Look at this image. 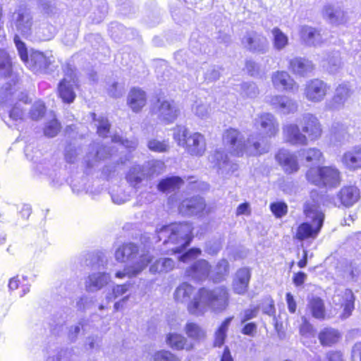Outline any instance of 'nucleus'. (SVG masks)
Segmentation results:
<instances>
[{
	"label": "nucleus",
	"mask_w": 361,
	"mask_h": 361,
	"mask_svg": "<svg viewBox=\"0 0 361 361\" xmlns=\"http://www.w3.org/2000/svg\"><path fill=\"white\" fill-rule=\"evenodd\" d=\"M360 273V269L355 263H350L344 271V278L348 281H356Z\"/></svg>",
	"instance_id": "obj_53"
},
{
	"label": "nucleus",
	"mask_w": 361,
	"mask_h": 361,
	"mask_svg": "<svg viewBox=\"0 0 361 361\" xmlns=\"http://www.w3.org/2000/svg\"><path fill=\"white\" fill-rule=\"evenodd\" d=\"M285 140L293 145H307V137L303 134L299 126L295 123H288L283 127Z\"/></svg>",
	"instance_id": "obj_24"
},
{
	"label": "nucleus",
	"mask_w": 361,
	"mask_h": 361,
	"mask_svg": "<svg viewBox=\"0 0 361 361\" xmlns=\"http://www.w3.org/2000/svg\"><path fill=\"white\" fill-rule=\"evenodd\" d=\"M209 159L214 164V166L218 169L219 174L223 176H228L238 169V165L231 162L222 150H215Z\"/></svg>",
	"instance_id": "obj_17"
},
{
	"label": "nucleus",
	"mask_w": 361,
	"mask_h": 361,
	"mask_svg": "<svg viewBox=\"0 0 361 361\" xmlns=\"http://www.w3.org/2000/svg\"><path fill=\"white\" fill-rule=\"evenodd\" d=\"M185 331L189 338L195 341L203 339L206 336L205 331L198 324L192 322L188 323L185 325Z\"/></svg>",
	"instance_id": "obj_46"
},
{
	"label": "nucleus",
	"mask_w": 361,
	"mask_h": 361,
	"mask_svg": "<svg viewBox=\"0 0 361 361\" xmlns=\"http://www.w3.org/2000/svg\"><path fill=\"white\" fill-rule=\"evenodd\" d=\"M315 66L312 61L305 57H294L289 61V69L295 75L307 77L311 75Z\"/></svg>",
	"instance_id": "obj_23"
},
{
	"label": "nucleus",
	"mask_w": 361,
	"mask_h": 361,
	"mask_svg": "<svg viewBox=\"0 0 361 361\" xmlns=\"http://www.w3.org/2000/svg\"><path fill=\"white\" fill-rule=\"evenodd\" d=\"M192 112L200 119H207L211 113L210 104L206 98H199L195 101L191 107Z\"/></svg>",
	"instance_id": "obj_39"
},
{
	"label": "nucleus",
	"mask_w": 361,
	"mask_h": 361,
	"mask_svg": "<svg viewBox=\"0 0 361 361\" xmlns=\"http://www.w3.org/2000/svg\"><path fill=\"white\" fill-rule=\"evenodd\" d=\"M255 126L260 128L267 137H275L279 133V124L276 118L271 113H262L255 119Z\"/></svg>",
	"instance_id": "obj_19"
},
{
	"label": "nucleus",
	"mask_w": 361,
	"mask_h": 361,
	"mask_svg": "<svg viewBox=\"0 0 361 361\" xmlns=\"http://www.w3.org/2000/svg\"><path fill=\"white\" fill-rule=\"evenodd\" d=\"M360 199V190L354 185L344 186L334 199V204L336 207L343 206L350 207Z\"/></svg>",
	"instance_id": "obj_21"
},
{
	"label": "nucleus",
	"mask_w": 361,
	"mask_h": 361,
	"mask_svg": "<svg viewBox=\"0 0 361 361\" xmlns=\"http://www.w3.org/2000/svg\"><path fill=\"white\" fill-rule=\"evenodd\" d=\"M322 13L324 18L332 24H343L348 21L345 12L338 6L335 7L330 4L325 5L323 8Z\"/></svg>",
	"instance_id": "obj_34"
},
{
	"label": "nucleus",
	"mask_w": 361,
	"mask_h": 361,
	"mask_svg": "<svg viewBox=\"0 0 361 361\" xmlns=\"http://www.w3.org/2000/svg\"><path fill=\"white\" fill-rule=\"evenodd\" d=\"M240 95L246 98H255L259 93V90L257 85L254 82H243L240 85Z\"/></svg>",
	"instance_id": "obj_48"
},
{
	"label": "nucleus",
	"mask_w": 361,
	"mask_h": 361,
	"mask_svg": "<svg viewBox=\"0 0 361 361\" xmlns=\"http://www.w3.org/2000/svg\"><path fill=\"white\" fill-rule=\"evenodd\" d=\"M153 113L162 121L173 122L180 114V109L173 100L158 99L152 109Z\"/></svg>",
	"instance_id": "obj_11"
},
{
	"label": "nucleus",
	"mask_w": 361,
	"mask_h": 361,
	"mask_svg": "<svg viewBox=\"0 0 361 361\" xmlns=\"http://www.w3.org/2000/svg\"><path fill=\"white\" fill-rule=\"evenodd\" d=\"M114 147L100 146L99 144H93L90 147V152L87 153L85 161L89 167H92L99 160L105 159L109 157L114 156Z\"/></svg>",
	"instance_id": "obj_29"
},
{
	"label": "nucleus",
	"mask_w": 361,
	"mask_h": 361,
	"mask_svg": "<svg viewBox=\"0 0 361 361\" xmlns=\"http://www.w3.org/2000/svg\"><path fill=\"white\" fill-rule=\"evenodd\" d=\"M353 91L348 83L340 84L335 90L333 98L326 103L329 110H339L345 106L353 94Z\"/></svg>",
	"instance_id": "obj_18"
},
{
	"label": "nucleus",
	"mask_w": 361,
	"mask_h": 361,
	"mask_svg": "<svg viewBox=\"0 0 361 361\" xmlns=\"http://www.w3.org/2000/svg\"><path fill=\"white\" fill-rule=\"evenodd\" d=\"M154 361H179V359L170 351L160 350L154 353Z\"/></svg>",
	"instance_id": "obj_60"
},
{
	"label": "nucleus",
	"mask_w": 361,
	"mask_h": 361,
	"mask_svg": "<svg viewBox=\"0 0 361 361\" xmlns=\"http://www.w3.org/2000/svg\"><path fill=\"white\" fill-rule=\"evenodd\" d=\"M152 257L148 253H140L137 245L133 243H126L119 245L115 250V259L119 262H135L137 264L141 256Z\"/></svg>",
	"instance_id": "obj_10"
},
{
	"label": "nucleus",
	"mask_w": 361,
	"mask_h": 361,
	"mask_svg": "<svg viewBox=\"0 0 361 361\" xmlns=\"http://www.w3.org/2000/svg\"><path fill=\"white\" fill-rule=\"evenodd\" d=\"M166 342L169 346L176 350H185L188 351L193 348L192 344L185 336L176 333H169L166 336Z\"/></svg>",
	"instance_id": "obj_35"
},
{
	"label": "nucleus",
	"mask_w": 361,
	"mask_h": 361,
	"mask_svg": "<svg viewBox=\"0 0 361 361\" xmlns=\"http://www.w3.org/2000/svg\"><path fill=\"white\" fill-rule=\"evenodd\" d=\"M276 159L288 173L296 172L299 169L297 157L287 149H280L276 155Z\"/></svg>",
	"instance_id": "obj_31"
},
{
	"label": "nucleus",
	"mask_w": 361,
	"mask_h": 361,
	"mask_svg": "<svg viewBox=\"0 0 361 361\" xmlns=\"http://www.w3.org/2000/svg\"><path fill=\"white\" fill-rule=\"evenodd\" d=\"M202 251L200 248H191L178 257V259L184 263L190 262L200 255Z\"/></svg>",
	"instance_id": "obj_59"
},
{
	"label": "nucleus",
	"mask_w": 361,
	"mask_h": 361,
	"mask_svg": "<svg viewBox=\"0 0 361 361\" xmlns=\"http://www.w3.org/2000/svg\"><path fill=\"white\" fill-rule=\"evenodd\" d=\"M223 140L231 152L237 156H242L244 153L255 156L266 153L269 149V144L265 137L259 134L250 135L245 140L242 134L235 128L226 130Z\"/></svg>",
	"instance_id": "obj_2"
},
{
	"label": "nucleus",
	"mask_w": 361,
	"mask_h": 361,
	"mask_svg": "<svg viewBox=\"0 0 361 361\" xmlns=\"http://www.w3.org/2000/svg\"><path fill=\"white\" fill-rule=\"evenodd\" d=\"M174 299L180 303H187L189 312L194 315H202L208 310L215 312L225 310L228 305L229 294L226 288L216 287L212 290L206 288H195L188 283H180L175 290Z\"/></svg>",
	"instance_id": "obj_1"
},
{
	"label": "nucleus",
	"mask_w": 361,
	"mask_h": 361,
	"mask_svg": "<svg viewBox=\"0 0 361 361\" xmlns=\"http://www.w3.org/2000/svg\"><path fill=\"white\" fill-rule=\"evenodd\" d=\"M112 142L114 143H118L121 147H123L126 149H128L130 151L133 150L136 148L137 145V141L135 139L128 140L123 139L120 135H114L112 137Z\"/></svg>",
	"instance_id": "obj_57"
},
{
	"label": "nucleus",
	"mask_w": 361,
	"mask_h": 361,
	"mask_svg": "<svg viewBox=\"0 0 361 361\" xmlns=\"http://www.w3.org/2000/svg\"><path fill=\"white\" fill-rule=\"evenodd\" d=\"M173 137L191 156L202 157L205 152L206 140L200 133H189L185 126H177Z\"/></svg>",
	"instance_id": "obj_7"
},
{
	"label": "nucleus",
	"mask_w": 361,
	"mask_h": 361,
	"mask_svg": "<svg viewBox=\"0 0 361 361\" xmlns=\"http://www.w3.org/2000/svg\"><path fill=\"white\" fill-rule=\"evenodd\" d=\"M182 183V179L178 176L167 177L159 181L157 188L162 192H170L179 188Z\"/></svg>",
	"instance_id": "obj_42"
},
{
	"label": "nucleus",
	"mask_w": 361,
	"mask_h": 361,
	"mask_svg": "<svg viewBox=\"0 0 361 361\" xmlns=\"http://www.w3.org/2000/svg\"><path fill=\"white\" fill-rule=\"evenodd\" d=\"M274 37V47L280 51L283 49L288 44V38L279 28L274 27L271 31Z\"/></svg>",
	"instance_id": "obj_47"
},
{
	"label": "nucleus",
	"mask_w": 361,
	"mask_h": 361,
	"mask_svg": "<svg viewBox=\"0 0 361 361\" xmlns=\"http://www.w3.org/2000/svg\"><path fill=\"white\" fill-rule=\"evenodd\" d=\"M329 90V86L323 80L312 79L305 84L304 95L308 101L317 103L325 98Z\"/></svg>",
	"instance_id": "obj_13"
},
{
	"label": "nucleus",
	"mask_w": 361,
	"mask_h": 361,
	"mask_svg": "<svg viewBox=\"0 0 361 361\" xmlns=\"http://www.w3.org/2000/svg\"><path fill=\"white\" fill-rule=\"evenodd\" d=\"M251 278V271L249 268L243 267L239 269L233 279L232 288L238 295H245L249 286Z\"/></svg>",
	"instance_id": "obj_26"
},
{
	"label": "nucleus",
	"mask_w": 361,
	"mask_h": 361,
	"mask_svg": "<svg viewBox=\"0 0 361 361\" xmlns=\"http://www.w3.org/2000/svg\"><path fill=\"white\" fill-rule=\"evenodd\" d=\"M61 129V124L59 121L53 118L47 122L44 128V133L49 137H55Z\"/></svg>",
	"instance_id": "obj_52"
},
{
	"label": "nucleus",
	"mask_w": 361,
	"mask_h": 361,
	"mask_svg": "<svg viewBox=\"0 0 361 361\" xmlns=\"http://www.w3.org/2000/svg\"><path fill=\"white\" fill-rule=\"evenodd\" d=\"M206 207L205 202L201 197L196 196L184 200L179 206V212L185 216L197 215Z\"/></svg>",
	"instance_id": "obj_27"
},
{
	"label": "nucleus",
	"mask_w": 361,
	"mask_h": 361,
	"mask_svg": "<svg viewBox=\"0 0 361 361\" xmlns=\"http://www.w3.org/2000/svg\"><path fill=\"white\" fill-rule=\"evenodd\" d=\"M25 154L28 159L34 162L35 173L47 178L53 186L59 187L66 182L65 176L59 170L56 158H42V152L35 149L32 145H26Z\"/></svg>",
	"instance_id": "obj_5"
},
{
	"label": "nucleus",
	"mask_w": 361,
	"mask_h": 361,
	"mask_svg": "<svg viewBox=\"0 0 361 361\" xmlns=\"http://www.w3.org/2000/svg\"><path fill=\"white\" fill-rule=\"evenodd\" d=\"M241 44L249 51L263 54L267 51L269 43L263 35L255 31H249L241 38Z\"/></svg>",
	"instance_id": "obj_12"
},
{
	"label": "nucleus",
	"mask_w": 361,
	"mask_h": 361,
	"mask_svg": "<svg viewBox=\"0 0 361 361\" xmlns=\"http://www.w3.org/2000/svg\"><path fill=\"white\" fill-rule=\"evenodd\" d=\"M307 308L314 318L319 320H323L326 318L324 302L320 298L317 296L309 298Z\"/></svg>",
	"instance_id": "obj_38"
},
{
	"label": "nucleus",
	"mask_w": 361,
	"mask_h": 361,
	"mask_svg": "<svg viewBox=\"0 0 361 361\" xmlns=\"http://www.w3.org/2000/svg\"><path fill=\"white\" fill-rule=\"evenodd\" d=\"M128 183L135 188L141 186L142 181L148 180L142 165L131 167L126 175Z\"/></svg>",
	"instance_id": "obj_37"
},
{
	"label": "nucleus",
	"mask_w": 361,
	"mask_h": 361,
	"mask_svg": "<svg viewBox=\"0 0 361 361\" xmlns=\"http://www.w3.org/2000/svg\"><path fill=\"white\" fill-rule=\"evenodd\" d=\"M13 87L11 84H6V85L2 88L1 92V102L7 103L11 100L12 97L17 95V92L13 91Z\"/></svg>",
	"instance_id": "obj_63"
},
{
	"label": "nucleus",
	"mask_w": 361,
	"mask_h": 361,
	"mask_svg": "<svg viewBox=\"0 0 361 361\" xmlns=\"http://www.w3.org/2000/svg\"><path fill=\"white\" fill-rule=\"evenodd\" d=\"M16 47L21 60L25 66L36 73H49L55 68V59L51 53H43L37 50H31L28 56L27 48L18 36L14 38Z\"/></svg>",
	"instance_id": "obj_6"
},
{
	"label": "nucleus",
	"mask_w": 361,
	"mask_h": 361,
	"mask_svg": "<svg viewBox=\"0 0 361 361\" xmlns=\"http://www.w3.org/2000/svg\"><path fill=\"white\" fill-rule=\"evenodd\" d=\"M192 230L191 224L188 222L164 226L157 230L158 240L169 245V249L173 253H179L190 245Z\"/></svg>",
	"instance_id": "obj_4"
},
{
	"label": "nucleus",
	"mask_w": 361,
	"mask_h": 361,
	"mask_svg": "<svg viewBox=\"0 0 361 361\" xmlns=\"http://www.w3.org/2000/svg\"><path fill=\"white\" fill-rule=\"evenodd\" d=\"M332 301L336 307L343 308L341 318L345 319L348 318L355 308V297L351 290L345 289L335 293Z\"/></svg>",
	"instance_id": "obj_14"
},
{
	"label": "nucleus",
	"mask_w": 361,
	"mask_h": 361,
	"mask_svg": "<svg viewBox=\"0 0 361 361\" xmlns=\"http://www.w3.org/2000/svg\"><path fill=\"white\" fill-rule=\"evenodd\" d=\"M210 270L207 261L199 259L186 269L185 275L195 281H204L209 276Z\"/></svg>",
	"instance_id": "obj_28"
},
{
	"label": "nucleus",
	"mask_w": 361,
	"mask_h": 361,
	"mask_svg": "<svg viewBox=\"0 0 361 361\" xmlns=\"http://www.w3.org/2000/svg\"><path fill=\"white\" fill-rule=\"evenodd\" d=\"M233 319V317L226 318L219 326L214 334V346L221 347L224 343L227 336L228 327Z\"/></svg>",
	"instance_id": "obj_43"
},
{
	"label": "nucleus",
	"mask_w": 361,
	"mask_h": 361,
	"mask_svg": "<svg viewBox=\"0 0 361 361\" xmlns=\"http://www.w3.org/2000/svg\"><path fill=\"white\" fill-rule=\"evenodd\" d=\"M228 262L226 259L220 260L216 267V275L212 276V280L216 282H220L223 280L224 276L228 273Z\"/></svg>",
	"instance_id": "obj_50"
},
{
	"label": "nucleus",
	"mask_w": 361,
	"mask_h": 361,
	"mask_svg": "<svg viewBox=\"0 0 361 361\" xmlns=\"http://www.w3.org/2000/svg\"><path fill=\"white\" fill-rule=\"evenodd\" d=\"M302 42L309 47H317L323 43L322 36L317 29L308 25H302L299 30Z\"/></svg>",
	"instance_id": "obj_30"
},
{
	"label": "nucleus",
	"mask_w": 361,
	"mask_h": 361,
	"mask_svg": "<svg viewBox=\"0 0 361 361\" xmlns=\"http://www.w3.org/2000/svg\"><path fill=\"white\" fill-rule=\"evenodd\" d=\"M63 71L64 78L59 84L58 92L63 102L70 104L75 98V88L78 86V80L75 68L71 64H66Z\"/></svg>",
	"instance_id": "obj_9"
},
{
	"label": "nucleus",
	"mask_w": 361,
	"mask_h": 361,
	"mask_svg": "<svg viewBox=\"0 0 361 361\" xmlns=\"http://www.w3.org/2000/svg\"><path fill=\"white\" fill-rule=\"evenodd\" d=\"M270 209L276 217H282L288 212V207L286 203L278 202L271 204Z\"/></svg>",
	"instance_id": "obj_62"
},
{
	"label": "nucleus",
	"mask_w": 361,
	"mask_h": 361,
	"mask_svg": "<svg viewBox=\"0 0 361 361\" xmlns=\"http://www.w3.org/2000/svg\"><path fill=\"white\" fill-rule=\"evenodd\" d=\"M342 163L349 170L361 168V146H356L345 152L342 157Z\"/></svg>",
	"instance_id": "obj_32"
},
{
	"label": "nucleus",
	"mask_w": 361,
	"mask_h": 361,
	"mask_svg": "<svg viewBox=\"0 0 361 361\" xmlns=\"http://www.w3.org/2000/svg\"><path fill=\"white\" fill-rule=\"evenodd\" d=\"M128 104L135 112L139 111L146 104V94L140 88H133L128 94Z\"/></svg>",
	"instance_id": "obj_36"
},
{
	"label": "nucleus",
	"mask_w": 361,
	"mask_h": 361,
	"mask_svg": "<svg viewBox=\"0 0 361 361\" xmlns=\"http://www.w3.org/2000/svg\"><path fill=\"white\" fill-rule=\"evenodd\" d=\"M300 334L304 338L314 337L313 326L308 322L305 317H302V324L300 326Z\"/></svg>",
	"instance_id": "obj_54"
},
{
	"label": "nucleus",
	"mask_w": 361,
	"mask_h": 361,
	"mask_svg": "<svg viewBox=\"0 0 361 361\" xmlns=\"http://www.w3.org/2000/svg\"><path fill=\"white\" fill-rule=\"evenodd\" d=\"M220 68L215 66H209L204 73V79L207 82H213L220 78Z\"/></svg>",
	"instance_id": "obj_64"
},
{
	"label": "nucleus",
	"mask_w": 361,
	"mask_h": 361,
	"mask_svg": "<svg viewBox=\"0 0 361 361\" xmlns=\"http://www.w3.org/2000/svg\"><path fill=\"white\" fill-rule=\"evenodd\" d=\"M111 281L109 274L104 271H97L90 274L85 282L87 292L94 293L105 287Z\"/></svg>",
	"instance_id": "obj_25"
},
{
	"label": "nucleus",
	"mask_w": 361,
	"mask_h": 361,
	"mask_svg": "<svg viewBox=\"0 0 361 361\" xmlns=\"http://www.w3.org/2000/svg\"><path fill=\"white\" fill-rule=\"evenodd\" d=\"M176 266L173 259L169 257L159 258L157 259L149 267V271L152 274L167 273L172 271Z\"/></svg>",
	"instance_id": "obj_40"
},
{
	"label": "nucleus",
	"mask_w": 361,
	"mask_h": 361,
	"mask_svg": "<svg viewBox=\"0 0 361 361\" xmlns=\"http://www.w3.org/2000/svg\"><path fill=\"white\" fill-rule=\"evenodd\" d=\"M147 147L151 151L161 153L169 150V144L166 140L161 141L157 139H152L148 141Z\"/></svg>",
	"instance_id": "obj_51"
},
{
	"label": "nucleus",
	"mask_w": 361,
	"mask_h": 361,
	"mask_svg": "<svg viewBox=\"0 0 361 361\" xmlns=\"http://www.w3.org/2000/svg\"><path fill=\"white\" fill-rule=\"evenodd\" d=\"M25 110L21 106V103H16L9 111V118L11 120L18 122L23 121L25 116Z\"/></svg>",
	"instance_id": "obj_58"
},
{
	"label": "nucleus",
	"mask_w": 361,
	"mask_h": 361,
	"mask_svg": "<svg viewBox=\"0 0 361 361\" xmlns=\"http://www.w3.org/2000/svg\"><path fill=\"white\" fill-rule=\"evenodd\" d=\"M129 288V284L125 283L122 285H116L113 288L112 293L106 295V300L109 302L113 299H116L124 295Z\"/></svg>",
	"instance_id": "obj_61"
},
{
	"label": "nucleus",
	"mask_w": 361,
	"mask_h": 361,
	"mask_svg": "<svg viewBox=\"0 0 361 361\" xmlns=\"http://www.w3.org/2000/svg\"><path fill=\"white\" fill-rule=\"evenodd\" d=\"M97 122V133L101 137H106L109 132L110 124L106 118L101 116L98 119L94 118Z\"/></svg>",
	"instance_id": "obj_56"
},
{
	"label": "nucleus",
	"mask_w": 361,
	"mask_h": 361,
	"mask_svg": "<svg viewBox=\"0 0 361 361\" xmlns=\"http://www.w3.org/2000/svg\"><path fill=\"white\" fill-rule=\"evenodd\" d=\"M150 262L151 259L149 256H141L137 264L126 266L123 271H117L115 276L118 279H123L125 276L135 277L141 273Z\"/></svg>",
	"instance_id": "obj_33"
},
{
	"label": "nucleus",
	"mask_w": 361,
	"mask_h": 361,
	"mask_svg": "<svg viewBox=\"0 0 361 361\" xmlns=\"http://www.w3.org/2000/svg\"><path fill=\"white\" fill-rule=\"evenodd\" d=\"M300 124L302 132L307 135H306L307 140L314 141L321 137L322 133L321 124L313 114L309 113L303 114Z\"/></svg>",
	"instance_id": "obj_22"
},
{
	"label": "nucleus",
	"mask_w": 361,
	"mask_h": 361,
	"mask_svg": "<svg viewBox=\"0 0 361 361\" xmlns=\"http://www.w3.org/2000/svg\"><path fill=\"white\" fill-rule=\"evenodd\" d=\"M45 113V106L41 101L35 102L30 111V116L32 120L42 118Z\"/></svg>",
	"instance_id": "obj_55"
},
{
	"label": "nucleus",
	"mask_w": 361,
	"mask_h": 361,
	"mask_svg": "<svg viewBox=\"0 0 361 361\" xmlns=\"http://www.w3.org/2000/svg\"><path fill=\"white\" fill-rule=\"evenodd\" d=\"M271 81L274 88L279 91L295 92L298 90V85L294 79L283 71L273 73Z\"/></svg>",
	"instance_id": "obj_20"
},
{
	"label": "nucleus",
	"mask_w": 361,
	"mask_h": 361,
	"mask_svg": "<svg viewBox=\"0 0 361 361\" xmlns=\"http://www.w3.org/2000/svg\"><path fill=\"white\" fill-rule=\"evenodd\" d=\"M305 177L310 183L319 188H336L341 181V172L335 166L312 167L307 171Z\"/></svg>",
	"instance_id": "obj_8"
},
{
	"label": "nucleus",
	"mask_w": 361,
	"mask_h": 361,
	"mask_svg": "<svg viewBox=\"0 0 361 361\" xmlns=\"http://www.w3.org/2000/svg\"><path fill=\"white\" fill-rule=\"evenodd\" d=\"M322 197L317 190L310 192V199L303 207L305 221L298 227L295 237L300 240L315 238L324 223V214L321 208Z\"/></svg>",
	"instance_id": "obj_3"
},
{
	"label": "nucleus",
	"mask_w": 361,
	"mask_h": 361,
	"mask_svg": "<svg viewBox=\"0 0 361 361\" xmlns=\"http://www.w3.org/2000/svg\"><path fill=\"white\" fill-rule=\"evenodd\" d=\"M298 154L307 162L319 163L322 158V153L317 148L302 149L298 152Z\"/></svg>",
	"instance_id": "obj_45"
},
{
	"label": "nucleus",
	"mask_w": 361,
	"mask_h": 361,
	"mask_svg": "<svg viewBox=\"0 0 361 361\" xmlns=\"http://www.w3.org/2000/svg\"><path fill=\"white\" fill-rule=\"evenodd\" d=\"M267 102L276 112L283 115L295 114L298 111V102L285 95H274L269 97Z\"/></svg>",
	"instance_id": "obj_16"
},
{
	"label": "nucleus",
	"mask_w": 361,
	"mask_h": 361,
	"mask_svg": "<svg viewBox=\"0 0 361 361\" xmlns=\"http://www.w3.org/2000/svg\"><path fill=\"white\" fill-rule=\"evenodd\" d=\"M341 66V57L338 52H334L329 56L323 63V66L329 72L334 73L336 72Z\"/></svg>",
	"instance_id": "obj_49"
},
{
	"label": "nucleus",
	"mask_w": 361,
	"mask_h": 361,
	"mask_svg": "<svg viewBox=\"0 0 361 361\" xmlns=\"http://www.w3.org/2000/svg\"><path fill=\"white\" fill-rule=\"evenodd\" d=\"M142 166L147 179L158 176L164 171L165 168L164 162L159 160H151Z\"/></svg>",
	"instance_id": "obj_41"
},
{
	"label": "nucleus",
	"mask_w": 361,
	"mask_h": 361,
	"mask_svg": "<svg viewBox=\"0 0 361 361\" xmlns=\"http://www.w3.org/2000/svg\"><path fill=\"white\" fill-rule=\"evenodd\" d=\"M340 338V334L334 329L326 328L319 333V339L323 345H331Z\"/></svg>",
	"instance_id": "obj_44"
},
{
	"label": "nucleus",
	"mask_w": 361,
	"mask_h": 361,
	"mask_svg": "<svg viewBox=\"0 0 361 361\" xmlns=\"http://www.w3.org/2000/svg\"><path fill=\"white\" fill-rule=\"evenodd\" d=\"M32 19L31 11L25 7H20L12 15V20L16 30L25 36L31 34Z\"/></svg>",
	"instance_id": "obj_15"
}]
</instances>
